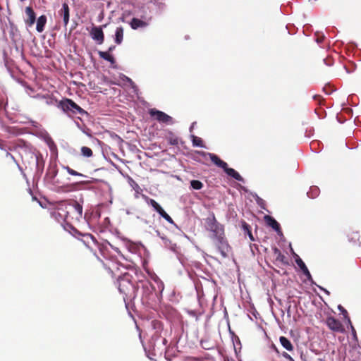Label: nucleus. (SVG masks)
<instances>
[{"instance_id":"obj_23","label":"nucleus","mask_w":361,"mask_h":361,"mask_svg":"<svg viewBox=\"0 0 361 361\" xmlns=\"http://www.w3.org/2000/svg\"><path fill=\"white\" fill-rule=\"evenodd\" d=\"M99 55L101 58L109 61L111 63H114L115 61L114 57L111 54H109L108 52L99 51Z\"/></svg>"},{"instance_id":"obj_37","label":"nucleus","mask_w":361,"mask_h":361,"mask_svg":"<svg viewBox=\"0 0 361 361\" xmlns=\"http://www.w3.org/2000/svg\"><path fill=\"white\" fill-rule=\"evenodd\" d=\"M300 357H301L302 360H303V361H307V358H306V355H304L303 353H301V355H300Z\"/></svg>"},{"instance_id":"obj_16","label":"nucleus","mask_w":361,"mask_h":361,"mask_svg":"<svg viewBox=\"0 0 361 361\" xmlns=\"http://www.w3.org/2000/svg\"><path fill=\"white\" fill-rule=\"evenodd\" d=\"M46 22L47 17L45 16L42 15L38 18L36 26V30L38 32H42L44 30Z\"/></svg>"},{"instance_id":"obj_27","label":"nucleus","mask_w":361,"mask_h":361,"mask_svg":"<svg viewBox=\"0 0 361 361\" xmlns=\"http://www.w3.org/2000/svg\"><path fill=\"white\" fill-rule=\"evenodd\" d=\"M66 169L67 170L68 173L73 176H83L82 174L74 171L73 169L69 168L68 166L66 167Z\"/></svg>"},{"instance_id":"obj_8","label":"nucleus","mask_w":361,"mask_h":361,"mask_svg":"<svg viewBox=\"0 0 361 361\" xmlns=\"http://www.w3.org/2000/svg\"><path fill=\"white\" fill-rule=\"evenodd\" d=\"M91 37L94 40L98 42L99 44H102L104 42V33L101 27H94L90 32Z\"/></svg>"},{"instance_id":"obj_12","label":"nucleus","mask_w":361,"mask_h":361,"mask_svg":"<svg viewBox=\"0 0 361 361\" xmlns=\"http://www.w3.org/2000/svg\"><path fill=\"white\" fill-rule=\"evenodd\" d=\"M264 221H266L267 225L271 226L278 233H281L280 226H279V223L274 219H273L270 216L266 215L264 216Z\"/></svg>"},{"instance_id":"obj_28","label":"nucleus","mask_w":361,"mask_h":361,"mask_svg":"<svg viewBox=\"0 0 361 361\" xmlns=\"http://www.w3.org/2000/svg\"><path fill=\"white\" fill-rule=\"evenodd\" d=\"M133 322L135 323V327H136V329L137 331L139 332V338L140 340V341L142 343V334H141V329H140L139 326L137 325V321L135 320V317H131Z\"/></svg>"},{"instance_id":"obj_38","label":"nucleus","mask_w":361,"mask_h":361,"mask_svg":"<svg viewBox=\"0 0 361 361\" xmlns=\"http://www.w3.org/2000/svg\"><path fill=\"white\" fill-rule=\"evenodd\" d=\"M144 350H145V353H146L147 356L149 359H152V357H149V355L147 354V349H146V348H145V347H144Z\"/></svg>"},{"instance_id":"obj_29","label":"nucleus","mask_w":361,"mask_h":361,"mask_svg":"<svg viewBox=\"0 0 361 361\" xmlns=\"http://www.w3.org/2000/svg\"><path fill=\"white\" fill-rule=\"evenodd\" d=\"M74 208H75V211L78 213V214L80 216H81L82 213V206L77 203L74 205Z\"/></svg>"},{"instance_id":"obj_39","label":"nucleus","mask_w":361,"mask_h":361,"mask_svg":"<svg viewBox=\"0 0 361 361\" xmlns=\"http://www.w3.org/2000/svg\"><path fill=\"white\" fill-rule=\"evenodd\" d=\"M321 288V289H322L324 292H326V293H328V294H329V292H328L326 290H325V289H324V288Z\"/></svg>"},{"instance_id":"obj_1","label":"nucleus","mask_w":361,"mask_h":361,"mask_svg":"<svg viewBox=\"0 0 361 361\" xmlns=\"http://www.w3.org/2000/svg\"><path fill=\"white\" fill-rule=\"evenodd\" d=\"M206 228L212 235V238L214 243L221 250L224 255V250L228 249V245L224 240V231L221 224H219L214 216L206 219Z\"/></svg>"},{"instance_id":"obj_9","label":"nucleus","mask_w":361,"mask_h":361,"mask_svg":"<svg viewBox=\"0 0 361 361\" xmlns=\"http://www.w3.org/2000/svg\"><path fill=\"white\" fill-rule=\"evenodd\" d=\"M59 15L63 18L64 26L66 27L69 22V7L66 3L63 4Z\"/></svg>"},{"instance_id":"obj_14","label":"nucleus","mask_w":361,"mask_h":361,"mask_svg":"<svg viewBox=\"0 0 361 361\" xmlns=\"http://www.w3.org/2000/svg\"><path fill=\"white\" fill-rule=\"evenodd\" d=\"M223 169L224 170V171L228 176L233 177L235 180H239V181H243V179L241 177V176L236 171H235L233 169L228 168L227 164H226V168H223Z\"/></svg>"},{"instance_id":"obj_25","label":"nucleus","mask_w":361,"mask_h":361,"mask_svg":"<svg viewBox=\"0 0 361 361\" xmlns=\"http://www.w3.org/2000/svg\"><path fill=\"white\" fill-rule=\"evenodd\" d=\"M81 153L84 157H90L92 155V151L87 147H82L81 148Z\"/></svg>"},{"instance_id":"obj_34","label":"nucleus","mask_w":361,"mask_h":361,"mask_svg":"<svg viewBox=\"0 0 361 361\" xmlns=\"http://www.w3.org/2000/svg\"><path fill=\"white\" fill-rule=\"evenodd\" d=\"M274 319H275L276 322L278 323V324L280 325L281 323V319H283V317H274Z\"/></svg>"},{"instance_id":"obj_24","label":"nucleus","mask_w":361,"mask_h":361,"mask_svg":"<svg viewBox=\"0 0 361 361\" xmlns=\"http://www.w3.org/2000/svg\"><path fill=\"white\" fill-rule=\"evenodd\" d=\"M192 188L195 190H200L203 187V184L200 180H192L190 182Z\"/></svg>"},{"instance_id":"obj_35","label":"nucleus","mask_w":361,"mask_h":361,"mask_svg":"<svg viewBox=\"0 0 361 361\" xmlns=\"http://www.w3.org/2000/svg\"><path fill=\"white\" fill-rule=\"evenodd\" d=\"M302 271L303 272V274H304L305 275L309 274V273H310V271H309V270H308L307 267L305 268L303 270H302Z\"/></svg>"},{"instance_id":"obj_26","label":"nucleus","mask_w":361,"mask_h":361,"mask_svg":"<svg viewBox=\"0 0 361 361\" xmlns=\"http://www.w3.org/2000/svg\"><path fill=\"white\" fill-rule=\"evenodd\" d=\"M192 144L194 146L202 147L201 138L196 137L195 135H192Z\"/></svg>"},{"instance_id":"obj_18","label":"nucleus","mask_w":361,"mask_h":361,"mask_svg":"<svg viewBox=\"0 0 361 361\" xmlns=\"http://www.w3.org/2000/svg\"><path fill=\"white\" fill-rule=\"evenodd\" d=\"M151 326L152 329L154 330V334H161V332L163 330V324L161 322L157 319L152 320L151 322Z\"/></svg>"},{"instance_id":"obj_32","label":"nucleus","mask_w":361,"mask_h":361,"mask_svg":"<svg viewBox=\"0 0 361 361\" xmlns=\"http://www.w3.org/2000/svg\"><path fill=\"white\" fill-rule=\"evenodd\" d=\"M338 308L339 309V310L341 311V312L343 314H347V312L346 310L341 306V305H338Z\"/></svg>"},{"instance_id":"obj_13","label":"nucleus","mask_w":361,"mask_h":361,"mask_svg":"<svg viewBox=\"0 0 361 361\" xmlns=\"http://www.w3.org/2000/svg\"><path fill=\"white\" fill-rule=\"evenodd\" d=\"M130 25L132 29L137 30L140 27H145L148 25V23L140 19L133 18L130 23Z\"/></svg>"},{"instance_id":"obj_31","label":"nucleus","mask_w":361,"mask_h":361,"mask_svg":"<svg viewBox=\"0 0 361 361\" xmlns=\"http://www.w3.org/2000/svg\"><path fill=\"white\" fill-rule=\"evenodd\" d=\"M133 188H134V190L135 191V193H136L135 197H138V194L140 193L141 189H140V186L137 183H134Z\"/></svg>"},{"instance_id":"obj_5","label":"nucleus","mask_w":361,"mask_h":361,"mask_svg":"<svg viewBox=\"0 0 361 361\" xmlns=\"http://www.w3.org/2000/svg\"><path fill=\"white\" fill-rule=\"evenodd\" d=\"M149 114L152 116L154 117L155 119L161 123H164L168 125H171L173 123V118L163 111L152 109L149 111Z\"/></svg>"},{"instance_id":"obj_30","label":"nucleus","mask_w":361,"mask_h":361,"mask_svg":"<svg viewBox=\"0 0 361 361\" xmlns=\"http://www.w3.org/2000/svg\"><path fill=\"white\" fill-rule=\"evenodd\" d=\"M243 228H244L245 230H246L247 231V234L249 235L250 239L253 241L254 240V238H253V235H252V233L248 229V226L247 224H245V225H243Z\"/></svg>"},{"instance_id":"obj_19","label":"nucleus","mask_w":361,"mask_h":361,"mask_svg":"<svg viewBox=\"0 0 361 361\" xmlns=\"http://www.w3.org/2000/svg\"><path fill=\"white\" fill-rule=\"evenodd\" d=\"M123 38V29L122 27H118L115 32V42L120 44Z\"/></svg>"},{"instance_id":"obj_36","label":"nucleus","mask_w":361,"mask_h":361,"mask_svg":"<svg viewBox=\"0 0 361 361\" xmlns=\"http://www.w3.org/2000/svg\"><path fill=\"white\" fill-rule=\"evenodd\" d=\"M274 253L277 255L278 257L281 255V252L277 248L274 249Z\"/></svg>"},{"instance_id":"obj_20","label":"nucleus","mask_w":361,"mask_h":361,"mask_svg":"<svg viewBox=\"0 0 361 361\" xmlns=\"http://www.w3.org/2000/svg\"><path fill=\"white\" fill-rule=\"evenodd\" d=\"M200 345L204 350H212L215 347V343L207 339H202L200 342Z\"/></svg>"},{"instance_id":"obj_22","label":"nucleus","mask_w":361,"mask_h":361,"mask_svg":"<svg viewBox=\"0 0 361 361\" xmlns=\"http://www.w3.org/2000/svg\"><path fill=\"white\" fill-rule=\"evenodd\" d=\"M291 251L293 252V257L295 258V262L297 265L300 267L301 270H303L305 268H306V265L304 263V262L300 259V257L293 252V250L291 249Z\"/></svg>"},{"instance_id":"obj_2","label":"nucleus","mask_w":361,"mask_h":361,"mask_svg":"<svg viewBox=\"0 0 361 361\" xmlns=\"http://www.w3.org/2000/svg\"><path fill=\"white\" fill-rule=\"evenodd\" d=\"M167 343V339L162 337L161 334H153L149 341V348L152 350V354L157 355V354L161 355L164 353L165 358L168 360H171L169 355Z\"/></svg>"},{"instance_id":"obj_3","label":"nucleus","mask_w":361,"mask_h":361,"mask_svg":"<svg viewBox=\"0 0 361 361\" xmlns=\"http://www.w3.org/2000/svg\"><path fill=\"white\" fill-rule=\"evenodd\" d=\"M325 324L328 328L334 332L345 333V322H342L337 317H326Z\"/></svg>"},{"instance_id":"obj_21","label":"nucleus","mask_w":361,"mask_h":361,"mask_svg":"<svg viewBox=\"0 0 361 361\" xmlns=\"http://www.w3.org/2000/svg\"><path fill=\"white\" fill-rule=\"evenodd\" d=\"M271 348L277 353L279 354V355H281V357H283L284 359H285V361H294V360L293 359V357L289 355L286 352H282V353H280L278 348H276V346L274 344H272L271 345Z\"/></svg>"},{"instance_id":"obj_33","label":"nucleus","mask_w":361,"mask_h":361,"mask_svg":"<svg viewBox=\"0 0 361 361\" xmlns=\"http://www.w3.org/2000/svg\"><path fill=\"white\" fill-rule=\"evenodd\" d=\"M305 276L307 277V279L310 281L311 283H313V280H312V277L310 274V272L309 273V274H307L305 275Z\"/></svg>"},{"instance_id":"obj_15","label":"nucleus","mask_w":361,"mask_h":361,"mask_svg":"<svg viewBox=\"0 0 361 361\" xmlns=\"http://www.w3.org/2000/svg\"><path fill=\"white\" fill-rule=\"evenodd\" d=\"M280 343L281 345L288 351H291L293 349V344L291 343L290 341L285 337V336H281L279 338Z\"/></svg>"},{"instance_id":"obj_6","label":"nucleus","mask_w":361,"mask_h":361,"mask_svg":"<svg viewBox=\"0 0 361 361\" xmlns=\"http://www.w3.org/2000/svg\"><path fill=\"white\" fill-rule=\"evenodd\" d=\"M224 318L226 319V324L228 326V332L231 337L235 353L236 354V356H238V353L240 352V350L242 348L240 340L239 337L237 335H235V332L231 330V326H230V322L228 319L229 317H224Z\"/></svg>"},{"instance_id":"obj_11","label":"nucleus","mask_w":361,"mask_h":361,"mask_svg":"<svg viewBox=\"0 0 361 361\" xmlns=\"http://www.w3.org/2000/svg\"><path fill=\"white\" fill-rule=\"evenodd\" d=\"M25 13L27 15V18L25 19V23L31 27L35 22V13L31 7L25 8Z\"/></svg>"},{"instance_id":"obj_10","label":"nucleus","mask_w":361,"mask_h":361,"mask_svg":"<svg viewBox=\"0 0 361 361\" xmlns=\"http://www.w3.org/2000/svg\"><path fill=\"white\" fill-rule=\"evenodd\" d=\"M343 318L344 319V322H345V324H346L347 328L350 329L352 340L356 343H358V338H357V332L352 324L350 317H343Z\"/></svg>"},{"instance_id":"obj_17","label":"nucleus","mask_w":361,"mask_h":361,"mask_svg":"<svg viewBox=\"0 0 361 361\" xmlns=\"http://www.w3.org/2000/svg\"><path fill=\"white\" fill-rule=\"evenodd\" d=\"M209 156L210 157L211 161L219 167H221L222 169L226 167V163L221 160L216 155L209 153Z\"/></svg>"},{"instance_id":"obj_40","label":"nucleus","mask_w":361,"mask_h":361,"mask_svg":"<svg viewBox=\"0 0 361 361\" xmlns=\"http://www.w3.org/2000/svg\"><path fill=\"white\" fill-rule=\"evenodd\" d=\"M7 156H9V157H11V158H13V156H12L11 154H9V153H7Z\"/></svg>"},{"instance_id":"obj_7","label":"nucleus","mask_w":361,"mask_h":361,"mask_svg":"<svg viewBox=\"0 0 361 361\" xmlns=\"http://www.w3.org/2000/svg\"><path fill=\"white\" fill-rule=\"evenodd\" d=\"M151 206L169 224H173L174 222L171 216L163 209V208L154 200L150 199L149 201Z\"/></svg>"},{"instance_id":"obj_41","label":"nucleus","mask_w":361,"mask_h":361,"mask_svg":"<svg viewBox=\"0 0 361 361\" xmlns=\"http://www.w3.org/2000/svg\"><path fill=\"white\" fill-rule=\"evenodd\" d=\"M249 319H250L251 321H254V319H253V317H249Z\"/></svg>"},{"instance_id":"obj_4","label":"nucleus","mask_w":361,"mask_h":361,"mask_svg":"<svg viewBox=\"0 0 361 361\" xmlns=\"http://www.w3.org/2000/svg\"><path fill=\"white\" fill-rule=\"evenodd\" d=\"M60 106L63 111L66 112L71 111L73 114H82L84 112V111L79 106H78L75 102H73L71 99H67L66 100L61 101L60 103Z\"/></svg>"}]
</instances>
